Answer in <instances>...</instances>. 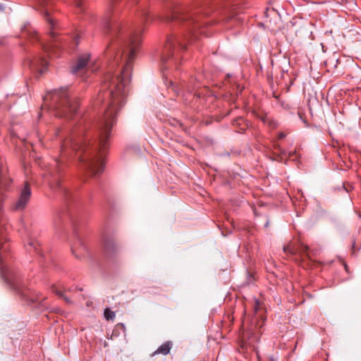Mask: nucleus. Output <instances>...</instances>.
<instances>
[{
	"label": "nucleus",
	"mask_w": 361,
	"mask_h": 361,
	"mask_svg": "<svg viewBox=\"0 0 361 361\" xmlns=\"http://www.w3.org/2000/svg\"><path fill=\"white\" fill-rule=\"evenodd\" d=\"M286 136V135L284 133H283V132H280V133H278V135H277V138H278L279 140H282V139H283Z\"/></svg>",
	"instance_id": "nucleus-15"
},
{
	"label": "nucleus",
	"mask_w": 361,
	"mask_h": 361,
	"mask_svg": "<svg viewBox=\"0 0 361 361\" xmlns=\"http://www.w3.org/2000/svg\"><path fill=\"white\" fill-rule=\"evenodd\" d=\"M274 147H275V149H276L279 150L280 152H281V153L283 155L286 156V154H287L286 152L283 150V149H281V147H280V145L279 144H275L274 145Z\"/></svg>",
	"instance_id": "nucleus-14"
},
{
	"label": "nucleus",
	"mask_w": 361,
	"mask_h": 361,
	"mask_svg": "<svg viewBox=\"0 0 361 361\" xmlns=\"http://www.w3.org/2000/svg\"><path fill=\"white\" fill-rule=\"evenodd\" d=\"M87 306H90V302H87Z\"/></svg>",
	"instance_id": "nucleus-24"
},
{
	"label": "nucleus",
	"mask_w": 361,
	"mask_h": 361,
	"mask_svg": "<svg viewBox=\"0 0 361 361\" xmlns=\"http://www.w3.org/2000/svg\"><path fill=\"white\" fill-rule=\"evenodd\" d=\"M5 9V6L3 4L0 3V12H4Z\"/></svg>",
	"instance_id": "nucleus-18"
},
{
	"label": "nucleus",
	"mask_w": 361,
	"mask_h": 361,
	"mask_svg": "<svg viewBox=\"0 0 361 361\" xmlns=\"http://www.w3.org/2000/svg\"><path fill=\"white\" fill-rule=\"evenodd\" d=\"M268 226H269V221H267L266 223L264 224V226L268 227Z\"/></svg>",
	"instance_id": "nucleus-22"
},
{
	"label": "nucleus",
	"mask_w": 361,
	"mask_h": 361,
	"mask_svg": "<svg viewBox=\"0 0 361 361\" xmlns=\"http://www.w3.org/2000/svg\"><path fill=\"white\" fill-rule=\"evenodd\" d=\"M56 293L58 295H59V296H61V297H63V293H62V291H61V290H56Z\"/></svg>",
	"instance_id": "nucleus-19"
},
{
	"label": "nucleus",
	"mask_w": 361,
	"mask_h": 361,
	"mask_svg": "<svg viewBox=\"0 0 361 361\" xmlns=\"http://www.w3.org/2000/svg\"><path fill=\"white\" fill-rule=\"evenodd\" d=\"M27 235V239L25 242V247L27 252H35L39 258V263H42V261L47 260V257L44 255L42 250L40 247V243L37 239H36L29 231H26Z\"/></svg>",
	"instance_id": "nucleus-6"
},
{
	"label": "nucleus",
	"mask_w": 361,
	"mask_h": 361,
	"mask_svg": "<svg viewBox=\"0 0 361 361\" xmlns=\"http://www.w3.org/2000/svg\"><path fill=\"white\" fill-rule=\"evenodd\" d=\"M92 63L91 55L89 53H84L79 55L76 61L73 63L71 73L74 75H81L90 68Z\"/></svg>",
	"instance_id": "nucleus-5"
},
{
	"label": "nucleus",
	"mask_w": 361,
	"mask_h": 361,
	"mask_svg": "<svg viewBox=\"0 0 361 361\" xmlns=\"http://www.w3.org/2000/svg\"><path fill=\"white\" fill-rule=\"evenodd\" d=\"M283 252L286 255L293 256L298 255L299 257L309 256L310 252V247L305 244H300L297 247H292L290 245H286L283 247Z\"/></svg>",
	"instance_id": "nucleus-8"
},
{
	"label": "nucleus",
	"mask_w": 361,
	"mask_h": 361,
	"mask_svg": "<svg viewBox=\"0 0 361 361\" xmlns=\"http://www.w3.org/2000/svg\"><path fill=\"white\" fill-rule=\"evenodd\" d=\"M345 269L346 271H348V267H347V265H346V264H345Z\"/></svg>",
	"instance_id": "nucleus-23"
},
{
	"label": "nucleus",
	"mask_w": 361,
	"mask_h": 361,
	"mask_svg": "<svg viewBox=\"0 0 361 361\" xmlns=\"http://www.w3.org/2000/svg\"><path fill=\"white\" fill-rule=\"evenodd\" d=\"M34 8L39 11L47 21L49 33V37L52 44H45L40 41L39 35L35 29L26 23L21 29L22 36L29 39L32 43L37 42L39 48L47 54H51L54 47H60L62 48L70 47L75 49L80 43L81 30L75 29L71 34L63 35L59 32L61 25L51 15L54 4L53 0H31Z\"/></svg>",
	"instance_id": "nucleus-3"
},
{
	"label": "nucleus",
	"mask_w": 361,
	"mask_h": 361,
	"mask_svg": "<svg viewBox=\"0 0 361 361\" xmlns=\"http://www.w3.org/2000/svg\"><path fill=\"white\" fill-rule=\"evenodd\" d=\"M294 154H295V152H290L288 153V157H291Z\"/></svg>",
	"instance_id": "nucleus-20"
},
{
	"label": "nucleus",
	"mask_w": 361,
	"mask_h": 361,
	"mask_svg": "<svg viewBox=\"0 0 361 361\" xmlns=\"http://www.w3.org/2000/svg\"><path fill=\"white\" fill-rule=\"evenodd\" d=\"M240 130H244V129H245V128H244V127H240Z\"/></svg>",
	"instance_id": "nucleus-25"
},
{
	"label": "nucleus",
	"mask_w": 361,
	"mask_h": 361,
	"mask_svg": "<svg viewBox=\"0 0 361 361\" xmlns=\"http://www.w3.org/2000/svg\"><path fill=\"white\" fill-rule=\"evenodd\" d=\"M32 195V190L30 183L27 181L24 183V186L20 189L19 196L11 206L13 211L20 212L25 209Z\"/></svg>",
	"instance_id": "nucleus-4"
},
{
	"label": "nucleus",
	"mask_w": 361,
	"mask_h": 361,
	"mask_svg": "<svg viewBox=\"0 0 361 361\" xmlns=\"http://www.w3.org/2000/svg\"><path fill=\"white\" fill-rule=\"evenodd\" d=\"M104 247L106 251L114 247V243L110 240H106L104 243Z\"/></svg>",
	"instance_id": "nucleus-12"
},
{
	"label": "nucleus",
	"mask_w": 361,
	"mask_h": 361,
	"mask_svg": "<svg viewBox=\"0 0 361 361\" xmlns=\"http://www.w3.org/2000/svg\"><path fill=\"white\" fill-rule=\"evenodd\" d=\"M229 153L228 152H222L219 154L220 157H229Z\"/></svg>",
	"instance_id": "nucleus-17"
},
{
	"label": "nucleus",
	"mask_w": 361,
	"mask_h": 361,
	"mask_svg": "<svg viewBox=\"0 0 361 361\" xmlns=\"http://www.w3.org/2000/svg\"><path fill=\"white\" fill-rule=\"evenodd\" d=\"M209 11H204V16H207L209 15Z\"/></svg>",
	"instance_id": "nucleus-21"
},
{
	"label": "nucleus",
	"mask_w": 361,
	"mask_h": 361,
	"mask_svg": "<svg viewBox=\"0 0 361 361\" xmlns=\"http://www.w3.org/2000/svg\"><path fill=\"white\" fill-rule=\"evenodd\" d=\"M243 119L242 118H238L233 121V125L234 126H241V122H243Z\"/></svg>",
	"instance_id": "nucleus-13"
},
{
	"label": "nucleus",
	"mask_w": 361,
	"mask_h": 361,
	"mask_svg": "<svg viewBox=\"0 0 361 361\" xmlns=\"http://www.w3.org/2000/svg\"><path fill=\"white\" fill-rule=\"evenodd\" d=\"M104 315L106 320H113L116 317L114 312L109 309H106L104 310Z\"/></svg>",
	"instance_id": "nucleus-11"
},
{
	"label": "nucleus",
	"mask_w": 361,
	"mask_h": 361,
	"mask_svg": "<svg viewBox=\"0 0 361 361\" xmlns=\"http://www.w3.org/2000/svg\"><path fill=\"white\" fill-rule=\"evenodd\" d=\"M208 0H195L192 4H181L174 0H170L166 5L167 14L164 20L171 24L173 32L167 37L166 43L160 54V65L163 77L166 79V85L169 80L171 89L179 94L183 91L192 92L199 87L200 83L196 79L191 78L186 82L181 78L178 83L171 79H168L170 68L178 70L182 59L181 54L186 49L187 43L195 41L198 34H204L200 30L204 23L200 21V14L204 11Z\"/></svg>",
	"instance_id": "nucleus-1"
},
{
	"label": "nucleus",
	"mask_w": 361,
	"mask_h": 361,
	"mask_svg": "<svg viewBox=\"0 0 361 361\" xmlns=\"http://www.w3.org/2000/svg\"><path fill=\"white\" fill-rule=\"evenodd\" d=\"M172 348V343L170 341H167L164 344H162L161 346H159L157 350H155L152 354V356H154L157 354H162V355H167L169 353L171 349Z\"/></svg>",
	"instance_id": "nucleus-10"
},
{
	"label": "nucleus",
	"mask_w": 361,
	"mask_h": 361,
	"mask_svg": "<svg viewBox=\"0 0 361 361\" xmlns=\"http://www.w3.org/2000/svg\"><path fill=\"white\" fill-rule=\"evenodd\" d=\"M11 184V179L6 175V169L0 163V275L4 282L27 305L39 309L47 308L45 298L24 283L12 264L10 245L5 234L8 230L6 219L1 214L5 197L3 190H8Z\"/></svg>",
	"instance_id": "nucleus-2"
},
{
	"label": "nucleus",
	"mask_w": 361,
	"mask_h": 361,
	"mask_svg": "<svg viewBox=\"0 0 361 361\" xmlns=\"http://www.w3.org/2000/svg\"><path fill=\"white\" fill-rule=\"evenodd\" d=\"M239 341H240L239 345H240V347L242 348H244L245 347L246 344H247L246 342H245L246 340L241 339V340H239Z\"/></svg>",
	"instance_id": "nucleus-16"
},
{
	"label": "nucleus",
	"mask_w": 361,
	"mask_h": 361,
	"mask_svg": "<svg viewBox=\"0 0 361 361\" xmlns=\"http://www.w3.org/2000/svg\"><path fill=\"white\" fill-rule=\"evenodd\" d=\"M65 299L68 302H69V300L68 298H66Z\"/></svg>",
	"instance_id": "nucleus-26"
},
{
	"label": "nucleus",
	"mask_w": 361,
	"mask_h": 361,
	"mask_svg": "<svg viewBox=\"0 0 361 361\" xmlns=\"http://www.w3.org/2000/svg\"><path fill=\"white\" fill-rule=\"evenodd\" d=\"M126 336V326L123 324L122 323H119V324H117L113 331H112V334H111V338H125Z\"/></svg>",
	"instance_id": "nucleus-9"
},
{
	"label": "nucleus",
	"mask_w": 361,
	"mask_h": 361,
	"mask_svg": "<svg viewBox=\"0 0 361 361\" xmlns=\"http://www.w3.org/2000/svg\"><path fill=\"white\" fill-rule=\"evenodd\" d=\"M27 65L32 71L42 75L47 68L48 61L45 55H39L32 59H29L27 61Z\"/></svg>",
	"instance_id": "nucleus-7"
}]
</instances>
